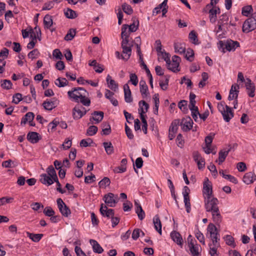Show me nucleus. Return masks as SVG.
<instances>
[{"label":"nucleus","instance_id":"obj_1","mask_svg":"<svg viewBox=\"0 0 256 256\" xmlns=\"http://www.w3.org/2000/svg\"><path fill=\"white\" fill-rule=\"evenodd\" d=\"M204 202L206 211L211 212L214 222L220 223L222 220V216L218 207V199L214 196L208 198L204 199Z\"/></svg>","mask_w":256,"mask_h":256},{"label":"nucleus","instance_id":"obj_2","mask_svg":"<svg viewBox=\"0 0 256 256\" xmlns=\"http://www.w3.org/2000/svg\"><path fill=\"white\" fill-rule=\"evenodd\" d=\"M86 90L82 88H74L72 90L68 92V94L70 98L73 100L78 102L79 100L84 95L87 94Z\"/></svg>","mask_w":256,"mask_h":256},{"label":"nucleus","instance_id":"obj_3","mask_svg":"<svg viewBox=\"0 0 256 256\" xmlns=\"http://www.w3.org/2000/svg\"><path fill=\"white\" fill-rule=\"evenodd\" d=\"M218 108L226 122H229L230 119L234 117V113L232 112V108L230 106H226L224 107V105L220 103L218 104Z\"/></svg>","mask_w":256,"mask_h":256},{"label":"nucleus","instance_id":"obj_4","mask_svg":"<svg viewBox=\"0 0 256 256\" xmlns=\"http://www.w3.org/2000/svg\"><path fill=\"white\" fill-rule=\"evenodd\" d=\"M212 186L208 178H204L203 182L202 194L204 199L213 197Z\"/></svg>","mask_w":256,"mask_h":256},{"label":"nucleus","instance_id":"obj_5","mask_svg":"<svg viewBox=\"0 0 256 256\" xmlns=\"http://www.w3.org/2000/svg\"><path fill=\"white\" fill-rule=\"evenodd\" d=\"M256 28V18L251 17L246 20L242 26L244 32H249Z\"/></svg>","mask_w":256,"mask_h":256},{"label":"nucleus","instance_id":"obj_6","mask_svg":"<svg viewBox=\"0 0 256 256\" xmlns=\"http://www.w3.org/2000/svg\"><path fill=\"white\" fill-rule=\"evenodd\" d=\"M205 11H208L210 21L212 23H214L216 21V14L220 13V8L216 6H212L210 8H206V6L204 8Z\"/></svg>","mask_w":256,"mask_h":256},{"label":"nucleus","instance_id":"obj_7","mask_svg":"<svg viewBox=\"0 0 256 256\" xmlns=\"http://www.w3.org/2000/svg\"><path fill=\"white\" fill-rule=\"evenodd\" d=\"M104 200L105 204L110 207H114L118 202V198L117 195L109 192L104 195Z\"/></svg>","mask_w":256,"mask_h":256},{"label":"nucleus","instance_id":"obj_8","mask_svg":"<svg viewBox=\"0 0 256 256\" xmlns=\"http://www.w3.org/2000/svg\"><path fill=\"white\" fill-rule=\"evenodd\" d=\"M58 206L61 214L65 216L68 217L71 214L70 210L65 204L62 198H58L56 200Z\"/></svg>","mask_w":256,"mask_h":256},{"label":"nucleus","instance_id":"obj_9","mask_svg":"<svg viewBox=\"0 0 256 256\" xmlns=\"http://www.w3.org/2000/svg\"><path fill=\"white\" fill-rule=\"evenodd\" d=\"M86 113L85 108L80 104H76L72 110V116L74 120L82 118Z\"/></svg>","mask_w":256,"mask_h":256},{"label":"nucleus","instance_id":"obj_10","mask_svg":"<svg viewBox=\"0 0 256 256\" xmlns=\"http://www.w3.org/2000/svg\"><path fill=\"white\" fill-rule=\"evenodd\" d=\"M180 124L182 129L184 132L190 130L192 128L193 121L190 116H186L182 120Z\"/></svg>","mask_w":256,"mask_h":256},{"label":"nucleus","instance_id":"obj_11","mask_svg":"<svg viewBox=\"0 0 256 256\" xmlns=\"http://www.w3.org/2000/svg\"><path fill=\"white\" fill-rule=\"evenodd\" d=\"M188 246L190 248V250L192 253V256H198L199 252L198 246V244L195 245L193 242L192 237L190 235L188 236Z\"/></svg>","mask_w":256,"mask_h":256},{"label":"nucleus","instance_id":"obj_12","mask_svg":"<svg viewBox=\"0 0 256 256\" xmlns=\"http://www.w3.org/2000/svg\"><path fill=\"white\" fill-rule=\"evenodd\" d=\"M239 88L240 86L238 84H234L232 86L230 94L228 97L229 100L238 99Z\"/></svg>","mask_w":256,"mask_h":256},{"label":"nucleus","instance_id":"obj_13","mask_svg":"<svg viewBox=\"0 0 256 256\" xmlns=\"http://www.w3.org/2000/svg\"><path fill=\"white\" fill-rule=\"evenodd\" d=\"M246 87L248 90V94L249 96L253 98L254 96L255 86L254 84L252 82V80L247 78L246 79Z\"/></svg>","mask_w":256,"mask_h":256},{"label":"nucleus","instance_id":"obj_14","mask_svg":"<svg viewBox=\"0 0 256 256\" xmlns=\"http://www.w3.org/2000/svg\"><path fill=\"white\" fill-rule=\"evenodd\" d=\"M229 148L228 150H220L218 152V164H221L224 160L226 157L228 156L229 152L232 150V146H228ZM218 162V160H216Z\"/></svg>","mask_w":256,"mask_h":256},{"label":"nucleus","instance_id":"obj_15","mask_svg":"<svg viewBox=\"0 0 256 256\" xmlns=\"http://www.w3.org/2000/svg\"><path fill=\"white\" fill-rule=\"evenodd\" d=\"M124 90L125 102L127 103L132 102L133 100V99L132 96V92L128 84H124Z\"/></svg>","mask_w":256,"mask_h":256},{"label":"nucleus","instance_id":"obj_16","mask_svg":"<svg viewBox=\"0 0 256 256\" xmlns=\"http://www.w3.org/2000/svg\"><path fill=\"white\" fill-rule=\"evenodd\" d=\"M132 44H129V46H122V53L126 54L125 56H124L122 54L121 55L122 59L127 61L130 58L132 54Z\"/></svg>","mask_w":256,"mask_h":256},{"label":"nucleus","instance_id":"obj_17","mask_svg":"<svg viewBox=\"0 0 256 256\" xmlns=\"http://www.w3.org/2000/svg\"><path fill=\"white\" fill-rule=\"evenodd\" d=\"M92 116L90 119V122L92 120L96 121L95 124H98L104 118V113L101 111H94L92 114Z\"/></svg>","mask_w":256,"mask_h":256},{"label":"nucleus","instance_id":"obj_18","mask_svg":"<svg viewBox=\"0 0 256 256\" xmlns=\"http://www.w3.org/2000/svg\"><path fill=\"white\" fill-rule=\"evenodd\" d=\"M140 89L142 96L143 98L148 96L150 94L148 90V86L144 80H140Z\"/></svg>","mask_w":256,"mask_h":256},{"label":"nucleus","instance_id":"obj_19","mask_svg":"<svg viewBox=\"0 0 256 256\" xmlns=\"http://www.w3.org/2000/svg\"><path fill=\"white\" fill-rule=\"evenodd\" d=\"M256 179V176L253 172L246 173L243 177L244 182L249 184H252Z\"/></svg>","mask_w":256,"mask_h":256},{"label":"nucleus","instance_id":"obj_20","mask_svg":"<svg viewBox=\"0 0 256 256\" xmlns=\"http://www.w3.org/2000/svg\"><path fill=\"white\" fill-rule=\"evenodd\" d=\"M240 46V44L236 41H233L231 40H228L225 43V48L228 51L234 50Z\"/></svg>","mask_w":256,"mask_h":256},{"label":"nucleus","instance_id":"obj_21","mask_svg":"<svg viewBox=\"0 0 256 256\" xmlns=\"http://www.w3.org/2000/svg\"><path fill=\"white\" fill-rule=\"evenodd\" d=\"M170 237L172 240L179 246H182L183 240L180 234L176 231H173L170 234Z\"/></svg>","mask_w":256,"mask_h":256},{"label":"nucleus","instance_id":"obj_22","mask_svg":"<svg viewBox=\"0 0 256 256\" xmlns=\"http://www.w3.org/2000/svg\"><path fill=\"white\" fill-rule=\"evenodd\" d=\"M40 182L44 184L50 186L54 183V180L52 177L46 174H42L40 175Z\"/></svg>","mask_w":256,"mask_h":256},{"label":"nucleus","instance_id":"obj_23","mask_svg":"<svg viewBox=\"0 0 256 256\" xmlns=\"http://www.w3.org/2000/svg\"><path fill=\"white\" fill-rule=\"evenodd\" d=\"M134 205L136 207V212L138 214V218L142 220L145 217V213L140 204L136 200L134 201Z\"/></svg>","mask_w":256,"mask_h":256},{"label":"nucleus","instance_id":"obj_24","mask_svg":"<svg viewBox=\"0 0 256 256\" xmlns=\"http://www.w3.org/2000/svg\"><path fill=\"white\" fill-rule=\"evenodd\" d=\"M27 139L31 143L36 144L40 140L38 136V134L36 132H30L27 135Z\"/></svg>","mask_w":256,"mask_h":256},{"label":"nucleus","instance_id":"obj_25","mask_svg":"<svg viewBox=\"0 0 256 256\" xmlns=\"http://www.w3.org/2000/svg\"><path fill=\"white\" fill-rule=\"evenodd\" d=\"M132 24L128 25L130 32H135L138 29L139 26V21L138 18L134 17L132 18Z\"/></svg>","mask_w":256,"mask_h":256},{"label":"nucleus","instance_id":"obj_26","mask_svg":"<svg viewBox=\"0 0 256 256\" xmlns=\"http://www.w3.org/2000/svg\"><path fill=\"white\" fill-rule=\"evenodd\" d=\"M90 242L92 246V248L94 252L98 254H101L102 252L104 251L103 248L96 240H90Z\"/></svg>","mask_w":256,"mask_h":256},{"label":"nucleus","instance_id":"obj_27","mask_svg":"<svg viewBox=\"0 0 256 256\" xmlns=\"http://www.w3.org/2000/svg\"><path fill=\"white\" fill-rule=\"evenodd\" d=\"M153 222L154 225L156 230L162 234V224L158 215H156L153 218Z\"/></svg>","mask_w":256,"mask_h":256},{"label":"nucleus","instance_id":"obj_28","mask_svg":"<svg viewBox=\"0 0 256 256\" xmlns=\"http://www.w3.org/2000/svg\"><path fill=\"white\" fill-rule=\"evenodd\" d=\"M106 82L108 87L112 90L116 91L118 88V84L116 82L112 79L111 76L108 74L106 77Z\"/></svg>","mask_w":256,"mask_h":256},{"label":"nucleus","instance_id":"obj_29","mask_svg":"<svg viewBox=\"0 0 256 256\" xmlns=\"http://www.w3.org/2000/svg\"><path fill=\"white\" fill-rule=\"evenodd\" d=\"M56 100L54 101L46 100L43 102L42 106L45 110H51L56 107Z\"/></svg>","mask_w":256,"mask_h":256},{"label":"nucleus","instance_id":"obj_30","mask_svg":"<svg viewBox=\"0 0 256 256\" xmlns=\"http://www.w3.org/2000/svg\"><path fill=\"white\" fill-rule=\"evenodd\" d=\"M103 146L108 154L110 155L114 152V148L111 142H104Z\"/></svg>","mask_w":256,"mask_h":256},{"label":"nucleus","instance_id":"obj_31","mask_svg":"<svg viewBox=\"0 0 256 256\" xmlns=\"http://www.w3.org/2000/svg\"><path fill=\"white\" fill-rule=\"evenodd\" d=\"M26 234L27 236L34 242H38L43 236V234H35L30 232H26Z\"/></svg>","mask_w":256,"mask_h":256},{"label":"nucleus","instance_id":"obj_32","mask_svg":"<svg viewBox=\"0 0 256 256\" xmlns=\"http://www.w3.org/2000/svg\"><path fill=\"white\" fill-rule=\"evenodd\" d=\"M101 126L103 134L108 135L111 133L110 126L108 122H103L101 124Z\"/></svg>","mask_w":256,"mask_h":256},{"label":"nucleus","instance_id":"obj_33","mask_svg":"<svg viewBox=\"0 0 256 256\" xmlns=\"http://www.w3.org/2000/svg\"><path fill=\"white\" fill-rule=\"evenodd\" d=\"M174 48L175 52L180 54H184L186 52L185 44L182 43H174Z\"/></svg>","mask_w":256,"mask_h":256},{"label":"nucleus","instance_id":"obj_34","mask_svg":"<svg viewBox=\"0 0 256 256\" xmlns=\"http://www.w3.org/2000/svg\"><path fill=\"white\" fill-rule=\"evenodd\" d=\"M55 84L59 88L66 86L68 82L66 78H58L54 82Z\"/></svg>","mask_w":256,"mask_h":256},{"label":"nucleus","instance_id":"obj_35","mask_svg":"<svg viewBox=\"0 0 256 256\" xmlns=\"http://www.w3.org/2000/svg\"><path fill=\"white\" fill-rule=\"evenodd\" d=\"M44 24L46 28H50L53 24L52 16L49 14L46 15L44 18Z\"/></svg>","mask_w":256,"mask_h":256},{"label":"nucleus","instance_id":"obj_36","mask_svg":"<svg viewBox=\"0 0 256 256\" xmlns=\"http://www.w3.org/2000/svg\"><path fill=\"white\" fill-rule=\"evenodd\" d=\"M180 124V120L176 119L173 120L170 124L169 131L172 133H176L178 130V126Z\"/></svg>","mask_w":256,"mask_h":256},{"label":"nucleus","instance_id":"obj_37","mask_svg":"<svg viewBox=\"0 0 256 256\" xmlns=\"http://www.w3.org/2000/svg\"><path fill=\"white\" fill-rule=\"evenodd\" d=\"M46 172L48 173V176H50V177L53 178L54 180H57L58 176L56 175V172L53 167L52 166H50L46 169Z\"/></svg>","mask_w":256,"mask_h":256},{"label":"nucleus","instance_id":"obj_38","mask_svg":"<svg viewBox=\"0 0 256 256\" xmlns=\"http://www.w3.org/2000/svg\"><path fill=\"white\" fill-rule=\"evenodd\" d=\"M220 174H221L224 178L229 180L230 182L236 184L238 183V180L234 176L230 174H226L224 171L222 170L219 171Z\"/></svg>","mask_w":256,"mask_h":256},{"label":"nucleus","instance_id":"obj_39","mask_svg":"<svg viewBox=\"0 0 256 256\" xmlns=\"http://www.w3.org/2000/svg\"><path fill=\"white\" fill-rule=\"evenodd\" d=\"M76 34V29L70 28L68 31L67 34L64 36V40L68 41L73 39Z\"/></svg>","mask_w":256,"mask_h":256},{"label":"nucleus","instance_id":"obj_40","mask_svg":"<svg viewBox=\"0 0 256 256\" xmlns=\"http://www.w3.org/2000/svg\"><path fill=\"white\" fill-rule=\"evenodd\" d=\"M252 11V6L248 5L242 8V14L243 16H248Z\"/></svg>","mask_w":256,"mask_h":256},{"label":"nucleus","instance_id":"obj_41","mask_svg":"<svg viewBox=\"0 0 256 256\" xmlns=\"http://www.w3.org/2000/svg\"><path fill=\"white\" fill-rule=\"evenodd\" d=\"M110 181L108 178L104 177L98 182V186L100 188H106L110 184Z\"/></svg>","mask_w":256,"mask_h":256},{"label":"nucleus","instance_id":"obj_42","mask_svg":"<svg viewBox=\"0 0 256 256\" xmlns=\"http://www.w3.org/2000/svg\"><path fill=\"white\" fill-rule=\"evenodd\" d=\"M1 86L4 89L10 90L12 87V83L10 80H1Z\"/></svg>","mask_w":256,"mask_h":256},{"label":"nucleus","instance_id":"obj_43","mask_svg":"<svg viewBox=\"0 0 256 256\" xmlns=\"http://www.w3.org/2000/svg\"><path fill=\"white\" fill-rule=\"evenodd\" d=\"M189 38L192 40V42L194 44H198V36L194 30L191 31L188 35Z\"/></svg>","mask_w":256,"mask_h":256},{"label":"nucleus","instance_id":"obj_44","mask_svg":"<svg viewBox=\"0 0 256 256\" xmlns=\"http://www.w3.org/2000/svg\"><path fill=\"white\" fill-rule=\"evenodd\" d=\"M64 14L66 18L71 19L74 18L77 16L76 12L70 8H68V10L64 12Z\"/></svg>","mask_w":256,"mask_h":256},{"label":"nucleus","instance_id":"obj_45","mask_svg":"<svg viewBox=\"0 0 256 256\" xmlns=\"http://www.w3.org/2000/svg\"><path fill=\"white\" fill-rule=\"evenodd\" d=\"M122 10L126 14H132L133 12V10L131 7L130 6L129 4H126V3H124L122 5Z\"/></svg>","mask_w":256,"mask_h":256},{"label":"nucleus","instance_id":"obj_46","mask_svg":"<svg viewBox=\"0 0 256 256\" xmlns=\"http://www.w3.org/2000/svg\"><path fill=\"white\" fill-rule=\"evenodd\" d=\"M128 25L124 24L122 28V34L121 37L122 38H129L130 36V32L128 31Z\"/></svg>","mask_w":256,"mask_h":256},{"label":"nucleus","instance_id":"obj_47","mask_svg":"<svg viewBox=\"0 0 256 256\" xmlns=\"http://www.w3.org/2000/svg\"><path fill=\"white\" fill-rule=\"evenodd\" d=\"M218 232L210 234V236L212 242V244L215 247H218L220 246L219 244L218 243Z\"/></svg>","mask_w":256,"mask_h":256},{"label":"nucleus","instance_id":"obj_48","mask_svg":"<svg viewBox=\"0 0 256 256\" xmlns=\"http://www.w3.org/2000/svg\"><path fill=\"white\" fill-rule=\"evenodd\" d=\"M168 68V70L174 72H176L180 71V70L178 68L179 66V64H178V63H174V62H170V64L167 65Z\"/></svg>","mask_w":256,"mask_h":256},{"label":"nucleus","instance_id":"obj_49","mask_svg":"<svg viewBox=\"0 0 256 256\" xmlns=\"http://www.w3.org/2000/svg\"><path fill=\"white\" fill-rule=\"evenodd\" d=\"M225 240L226 244L228 245L232 246L233 248L236 246V244L234 242V238L232 236L230 235H226L225 237Z\"/></svg>","mask_w":256,"mask_h":256},{"label":"nucleus","instance_id":"obj_50","mask_svg":"<svg viewBox=\"0 0 256 256\" xmlns=\"http://www.w3.org/2000/svg\"><path fill=\"white\" fill-rule=\"evenodd\" d=\"M44 214L48 216H53L55 214L54 211L50 206H46L44 210Z\"/></svg>","mask_w":256,"mask_h":256},{"label":"nucleus","instance_id":"obj_51","mask_svg":"<svg viewBox=\"0 0 256 256\" xmlns=\"http://www.w3.org/2000/svg\"><path fill=\"white\" fill-rule=\"evenodd\" d=\"M138 104L140 106V108L138 109V112H141V108H144V112H146L149 108V105L147 104L144 100H140L138 102Z\"/></svg>","mask_w":256,"mask_h":256},{"label":"nucleus","instance_id":"obj_52","mask_svg":"<svg viewBox=\"0 0 256 256\" xmlns=\"http://www.w3.org/2000/svg\"><path fill=\"white\" fill-rule=\"evenodd\" d=\"M165 80H160V86L161 88L164 90H167L168 86V77L165 76Z\"/></svg>","mask_w":256,"mask_h":256},{"label":"nucleus","instance_id":"obj_53","mask_svg":"<svg viewBox=\"0 0 256 256\" xmlns=\"http://www.w3.org/2000/svg\"><path fill=\"white\" fill-rule=\"evenodd\" d=\"M40 54V52L38 49H34L32 50V51L30 52L28 56V58L33 60L34 58H37Z\"/></svg>","mask_w":256,"mask_h":256},{"label":"nucleus","instance_id":"obj_54","mask_svg":"<svg viewBox=\"0 0 256 256\" xmlns=\"http://www.w3.org/2000/svg\"><path fill=\"white\" fill-rule=\"evenodd\" d=\"M194 56V52L192 49L188 48L187 50L186 53V58L187 60L190 62H192L193 60V58Z\"/></svg>","mask_w":256,"mask_h":256},{"label":"nucleus","instance_id":"obj_55","mask_svg":"<svg viewBox=\"0 0 256 256\" xmlns=\"http://www.w3.org/2000/svg\"><path fill=\"white\" fill-rule=\"evenodd\" d=\"M98 131V128L94 126H90L87 130L86 133L89 136H93Z\"/></svg>","mask_w":256,"mask_h":256},{"label":"nucleus","instance_id":"obj_56","mask_svg":"<svg viewBox=\"0 0 256 256\" xmlns=\"http://www.w3.org/2000/svg\"><path fill=\"white\" fill-rule=\"evenodd\" d=\"M228 17L226 14H222L220 16L218 23H220L221 24H225L228 23Z\"/></svg>","mask_w":256,"mask_h":256},{"label":"nucleus","instance_id":"obj_57","mask_svg":"<svg viewBox=\"0 0 256 256\" xmlns=\"http://www.w3.org/2000/svg\"><path fill=\"white\" fill-rule=\"evenodd\" d=\"M79 100L85 106H89L90 104V100L88 98H86V94H84Z\"/></svg>","mask_w":256,"mask_h":256},{"label":"nucleus","instance_id":"obj_58","mask_svg":"<svg viewBox=\"0 0 256 256\" xmlns=\"http://www.w3.org/2000/svg\"><path fill=\"white\" fill-rule=\"evenodd\" d=\"M184 203L187 212L189 213L190 211V197H184Z\"/></svg>","mask_w":256,"mask_h":256},{"label":"nucleus","instance_id":"obj_59","mask_svg":"<svg viewBox=\"0 0 256 256\" xmlns=\"http://www.w3.org/2000/svg\"><path fill=\"white\" fill-rule=\"evenodd\" d=\"M72 144V140L66 138L62 144V146L64 150H68L70 148Z\"/></svg>","mask_w":256,"mask_h":256},{"label":"nucleus","instance_id":"obj_60","mask_svg":"<svg viewBox=\"0 0 256 256\" xmlns=\"http://www.w3.org/2000/svg\"><path fill=\"white\" fill-rule=\"evenodd\" d=\"M52 56L56 58L58 60H62L63 56L62 53L60 51L59 49H55L52 52Z\"/></svg>","mask_w":256,"mask_h":256},{"label":"nucleus","instance_id":"obj_61","mask_svg":"<svg viewBox=\"0 0 256 256\" xmlns=\"http://www.w3.org/2000/svg\"><path fill=\"white\" fill-rule=\"evenodd\" d=\"M138 76L135 74H130V80L129 82H130L132 84L136 86L138 84Z\"/></svg>","mask_w":256,"mask_h":256},{"label":"nucleus","instance_id":"obj_62","mask_svg":"<svg viewBox=\"0 0 256 256\" xmlns=\"http://www.w3.org/2000/svg\"><path fill=\"white\" fill-rule=\"evenodd\" d=\"M103 214H101L102 216H106L108 218H111L114 215V210L112 209H109L105 212H102Z\"/></svg>","mask_w":256,"mask_h":256},{"label":"nucleus","instance_id":"obj_63","mask_svg":"<svg viewBox=\"0 0 256 256\" xmlns=\"http://www.w3.org/2000/svg\"><path fill=\"white\" fill-rule=\"evenodd\" d=\"M196 237L199 240V242L202 243L203 244H205L204 242V237L202 233L200 232L199 230H198L195 234Z\"/></svg>","mask_w":256,"mask_h":256},{"label":"nucleus","instance_id":"obj_64","mask_svg":"<svg viewBox=\"0 0 256 256\" xmlns=\"http://www.w3.org/2000/svg\"><path fill=\"white\" fill-rule=\"evenodd\" d=\"M132 207V204L129 201H126L123 204V209L124 212L130 211Z\"/></svg>","mask_w":256,"mask_h":256}]
</instances>
